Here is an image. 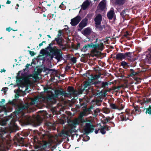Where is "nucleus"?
Masks as SVG:
<instances>
[{
	"label": "nucleus",
	"mask_w": 151,
	"mask_h": 151,
	"mask_svg": "<svg viewBox=\"0 0 151 151\" xmlns=\"http://www.w3.org/2000/svg\"><path fill=\"white\" fill-rule=\"evenodd\" d=\"M79 118L81 125L82 126H83L84 131L86 134H88L89 133L93 132L94 129V126L90 122H88L85 121V119L83 118L82 116H80Z\"/></svg>",
	"instance_id": "f257e3e1"
},
{
	"label": "nucleus",
	"mask_w": 151,
	"mask_h": 151,
	"mask_svg": "<svg viewBox=\"0 0 151 151\" xmlns=\"http://www.w3.org/2000/svg\"><path fill=\"white\" fill-rule=\"evenodd\" d=\"M9 104L14 106H17L16 108L15 111L14 112L16 115H18L25 109H27L28 106L27 105H23L21 106L18 105L17 101L16 99H13L12 101H9L8 102Z\"/></svg>",
	"instance_id": "f03ea898"
},
{
	"label": "nucleus",
	"mask_w": 151,
	"mask_h": 151,
	"mask_svg": "<svg viewBox=\"0 0 151 151\" xmlns=\"http://www.w3.org/2000/svg\"><path fill=\"white\" fill-rule=\"evenodd\" d=\"M130 110L127 109L124 112H122L120 114V117L121 121H126L127 120L131 121L133 117L131 113H130Z\"/></svg>",
	"instance_id": "7ed1b4c3"
},
{
	"label": "nucleus",
	"mask_w": 151,
	"mask_h": 151,
	"mask_svg": "<svg viewBox=\"0 0 151 151\" xmlns=\"http://www.w3.org/2000/svg\"><path fill=\"white\" fill-rule=\"evenodd\" d=\"M52 50L50 51V52L53 55L55 56V58L58 60V61H60L61 60H62L63 58L62 56V53H60L61 51L60 49H58L55 48L54 49H52Z\"/></svg>",
	"instance_id": "20e7f679"
},
{
	"label": "nucleus",
	"mask_w": 151,
	"mask_h": 151,
	"mask_svg": "<svg viewBox=\"0 0 151 151\" xmlns=\"http://www.w3.org/2000/svg\"><path fill=\"white\" fill-rule=\"evenodd\" d=\"M94 43L95 44H93L92 43V48L97 49L101 51L103 50L104 48V43L102 42V40H101L96 38Z\"/></svg>",
	"instance_id": "39448f33"
},
{
	"label": "nucleus",
	"mask_w": 151,
	"mask_h": 151,
	"mask_svg": "<svg viewBox=\"0 0 151 151\" xmlns=\"http://www.w3.org/2000/svg\"><path fill=\"white\" fill-rule=\"evenodd\" d=\"M51 94H47L46 96L43 98L44 100L47 102L50 103L52 104L56 103L57 99L55 98L54 94L52 92H51Z\"/></svg>",
	"instance_id": "423d86ee"
},
{
	"label": "nucleus",
	"mask_w": 151,
	"mask_h": 151,
	"mask_svg": "<svg viewBox=\"0 0 151 151\" xmlns=\"http://www.w3.org/2000/svg\"><path fill=\"white\" fill-rule=\"evenodd\" d=\"M15 122V121L13 119H12L10 122L9 126V129L11 132H15L19 130V127Z\"/></svg>",
	"instance_id": "0eeeda50"
},
{
	"label": "nucleus",
	"mask_w": 151,
	"mask_h": 151,
	"mask_svg": "<svg viewBox=\"0 0 151 151\" xmlns=\"http://www.w3.org/2000/svg\"><path fill=\"white\" fill-rule=\"evenodd\" d=\"M68 123L69 127L71 128L70 130L71 133H72L73 132V129L76 127V125L79 124V122L78 120L73 121L71 119L68 120Z\"/></svg>",
	"instance_id": "6e6552de"
},
{
	"label": "nucleus",
	"mask_w": 151,
	"mask_h": 151,
	"mask_svg": "<svg viewBox=\"0 0 151 151\" xmlns=\"http://www.w3.org/2000/svg\"><path fill=\"white\" fill-rule=\"evenodd\" d=\"M81 19V17L79 15H78L71 19L70 24L72 26H75L78 24Z\"/></svg>",
	"instance_id": "1a4fd4ad"
},
{
	"label": "nucleus",
	"mask_w": 151,
	"mask_h": 151,
	"mask_svg": "<svg viewBox=\"0 0 151 151\" xmlns=\"http://www.w3.org/2000/svg\"><path fill=\"white\" fill-rule=\"evenodd\" d=\"M88 19L85 18L82 20L78 24V26L80 28L78 31H81L86 26L88 23Z\"/></svg>",
	"instance_id": "9d476101"
},
{
	"label": "nucleus",
	"mask_w": 151,
	"mask_h": 151,
	"mask_svg": "<svg viewBox=\"0 0 151 151\" xmlns=\"http://www.w3.org/2000/svg\"><path fill=\"white\" fill-rule=\"evenodd\" d=\"M66 93L63 90L62 88H60V89H57L55 91V94H54L56 99L58 98L59 96L65 95Z\"/></svg>",
	"instance_id": "9b49d317"
},
{
	"label": "nucleus",
	"mask_w": 151,
	"mask_h": 151,
	"mask_svg": "<svg viewBox=\"0 0 151 151\" xmlns=\"http://www.w3.org/2000/svg\"><path fill=\"white\" fill-rule=\"evenodd\" d=\"M0 138L3 140L5 139L7 136V133L6 128H0Z\"/></svg>",
	"instance_id": "f8f14e48"
},
{
	"label": "nucleus",
	"mask_w": 151,
	"mask_h": 151,
	"mask_svg": "<svg viewBox=\"0 0 151 151\" xmlns=\"http://www.w3.org/2000/svg\"><path fill=\"white\" fill-rule=\"evenodd\" d=\"M95 85H99L97 86L99 88H105L108 86L109 83L106 82H101L100 81H98L95 82Z\"/></svg>",
	"instance_id": "ddd939ff"
},
{
	"label": "nucleus",
	"mask_w": 151,
	"mask_h": 151,
	"mask_svg": "<svg viewBox=\"0 0 151 151\" xmlns=\"http://www.w3.org/2000/svg\"><path fill=\"white\" fill-rule=\"evenodd\" d=\"M106 0H103L97 6L98 9L101 11H104L106 8Z\"/></svg>",
	"instance_id": "4468645a"
},
{
	"label": "nucleus",
	"mask_w": 151,
	"mask_h": 151,
	"mask_svg": "<svg viewBox=\"0 0 151 151\" xmlns=\"http://www.w3.org/2000/svg\"><path fill=\"white\" fill-rule=\"evenodd\" d=\"M102 16L100 14H98L96 15L94 19L96 25L101 24L102 21Z\"/></svg>",
	"instance_id": "2eb2a0df"
},
{
	"label": "nucleus",
	"mask_w": 151,
	"mask_h": 151,
	"mask_svg": "<svg viewBox=\"0 0 151 151\" xmlns=\"http://www.w3.org/2000/svg\"><path fill=\"white\" fill-rule=\"evenodd\" d=\"M114 14V9L113 8H112L107 13V17L109 19H111L113 18Z\"/></svg>",
	"instance_id": "dca6fc26"
},
{
	"label": "nucleus",
	"mask_w": 151,
	"mask_h": 151,
	"mask_svg": "<svg viewBox=\"0 0 151 151\" xmlns=\"http://www.w3.org/2000/svg\"><path fill=\"white\" fill-rule=\"evenodd\" d=\"M68 91L70 95H76L77 91L74 89L73 86H69L68 88Z\"/></svg>",
	"instance_id": "f3484780"
},
{
	"label": "nucleus",
	"mask_w": 151,
	"mask_h": 151,
	"mask_svg": "<svg viewBox=\"0 0 151 151\" xmlns=\"http://www.w3.org/2000/svg\"><path fill=\"white\" fill-rule=\"evenodd\" d=\"M80 106L79 107V108H85V109H84V111L86 112H90L91 111V109H92L93 107L92 106H91L89 108H87L86 107V106L85 104L84 103H80Z\"/></svg>",
	"instance_id": "a211bd4d"
},
{
	"label": "nucleus",
	"mask_w": 151,
	"mask_h": 151,
	"mask_svg": "<svg viewBox=\"0 0 151 151\" xmlns=\"http://www.w3.org/2000/svg\"><path fill=\"white\" fill-rule=\"evenodd\" d=\"M24 138L23 137H21L19 136L16 138V140L18 142V145L20 146H24Z\"/></svg>",
	"instance_id": "6ab92c4d"
},
{
	"label": "nucleus",
	"mask_w": 151,
	"mask_h": 151,
	"mask_svg": "<svg viewBox=\"0 0 151 151\" xmlns=\"http://www.w3.org/2000/svg\"><path fill=\"white\" fill-rule=\"evenodd\" d=\"M91 30L90 27L86 28L82 32V34L86 36H88L91 34Z\"/></svg>",
	"instance_id": "aec40b11"
},
{
	"label": "nucleus",
	"mask_w": 151,
	"mask_h": 151,
	"mask_svg": "<svg viewBox=\"0 0 151 151\" xmlns=\"http://www.w3.org/2000/svg\"><path fill=\"white\" fill-rule=\"evenodd\" d=\"M116 59L118 60H122L124 59V56L123 53L118 52L115 56Z\"/></svg>",
	"instance_id": "412c9836"
},
{
	"label": "nucleus",
	"mask_w": 151,
	"mask_h": 151,
	"mask_svg": "<svg viewBox=\"0 0 151 151\" xmlns=\"http://www.w3.org/2000/svg\"><path fill=\"white\" fill-rule=\"evenodd\" d=\"M126 10L124 9L120 13V15L122 17L124 21L125 20H127L128 19L129 17V15L126 13L125 11Z\"/></svg>",
	"instance_id": "4be33fe9"
},
{
	"label": "nucleus",
	"mask_w": 151,
	"mask_h": 151,
	"mask_svg": "<svg viewBox=\"0 0 151 151\" xmlns=\"http://www.w3.org/2000/svg\"><path fill=\"white\" fill-rule=\"evenodd\" d=\"M51 145V143L50 142L45 141L43 144L42 145L43 150H41L39 151H45V150L46 147H49Z\"/></svg>",
	"instance_id": "5701e85b"
},
{
	"label": "nucleus",
	"mask_w": 151,
	"mask_h": 151,
	"mask_svg": "<svg viewBox=\"0 0 151 151\" xmlns=\"http://www.w3.org/2000/svg\"><path fill=\"white\" fill-rule=\"evenodd\" d=\"M90 3L88 0L84 1L81 5L82 8L83 10H86L87 7L90 5Z\"/></svg>",
	"instance_id": "b1692460"
},
{
	"label": "nucleus",
	"mask_w": 151,
	"mask_h": 151,
	"mask_svg": "<svg viewBox=\"0 0 151 151\" xmlns=\"http://www.w3.org/2000/svg\"><path fill=\"white\" fill-rule=\"evenodd\" d=\"M17 81L21 83L22 82V80H24L25 82H28L29 81V77H23L17 78Z\"/></svg>",
	"instance_id": "393cba45"
},
{
	"label": "nucleus",
	"mask_w": 151,
	"mask_h": 151,
	"mask_svg": "<svg viewBox=\"0 0 151 151\" xmlns=\"http://www.w3.org/2000/svg\"><path fill=\"white\" fill-rule=\"evenodd\" d=\"M9 120L8 118H6V119L0 118V125L3 126L6 125L7 123V122Z\"/></svg>",
	"instance_id": "a878e982"
},
{
	"label": "nucleus",
	"mask_w": 151,
	"mask_h": 151,
	"mask_svg": "<svg viewBox=\"0 0 151 151\" xmlns=\"http://www.w3.org/2000/svg\"><path fill=\"white\" fill-rule=\"evenodd\" d=\"M141 110L139 108L137 107H135L134 109L131 111V113L132 114L136 115L137 114H139Z\"/></svg>",
	"instance_id": "bb28decb"
},
{
	"label": "nucleus",
	"mask_w": 151,
	"mask_h": 151,
	"mask_svg": "<svg viewBox=\"0 0 151 151\" xmlns=\"http://www.w3.org/2000/svg\"><path fill=\"white\" fill-rule=\"evenodd\" d=\"M126 0H116L115 4L119 6L123 5L125 2Z\"/></svg>",
	"instance_id": "cd10ccee"
},
{
	"label": "nucleus",
	"mask_w": 151,
	"mask_h": 151,
	"mask_svg": "<svg viewBox=\"0 0 151 151\" xmlns=\"http://www.w3.org/2000/svg\"><path fill=\"white\" fill-rule=\"evenodd\" d=\"M92 48V43H91L87 45L84 46L83 48L81 49V50L83 52H86L89 48Z\"/></svg>",
	"instance_id": "c85d7f7f"
},
{
	"label": "nucleus",
	"mask_w": 151,
	"mask_h": 151,
	"mask_svg": "<svg viewBox=\"0 0 151 151\" xmlns=\"http://www.w3.org/2000/svg\"><path fill=\"white\" fill-rule=\"evenodd\" d=\"M130 74H129V76L131 77L137 75L139 73L138 71H134V70L132 69H130Z\"/></svg>",
	"instance_id": "c756f323"
},
{
	"label": "nucleus",
	"mask_w": 151,
	"mask_h": 151,
	"mask_svg": "<svg viewBox=\"0 0 151 151\" xmlns=\"http://www.w3.org/2000/svg\"><path fill=\"white\" fill-rule=\"evenodd\" d=\"M62 38H55V40L56 41L57 44L59 45L63 46Z\"/></svg>",
	"instance_id": "7c9ffc66"
},
{
	"label": "nucleus",
	"mask_w": 151,
	"mask_h": 151,
	"mask_svg": "<svg viewBox=\"0 0 151 151\" xmlns=\"http://www.w3.org/2000/svg\"><path fill=\"white\" fill-rule=\"evenodd\" d=\"M111 120V119L110 117H107L104 119L102 121V122L104 124H106L107 122H109V121Z\"/></svg>",
	"instance_id": "2f4dec72"
},
{
	"label": "nucleus",
	"mask_w": 151,
	"mask_h": 151,
	"mask_svg": "<svg viewBox=\"0 0 151 151\" xmlns=\"http://www.w3.org/2000/svg\"><path fill=\"white\" fill-rule=\"evenodd\" d=\"M145 110H146L145 111L146 114H151V106H149V107L147 108L146 109L145 108L143 111H144Z\"/></svg>",
	"instance_id": "473e14b6"
},
{
	"label": "nucleus",
	"mask_w": 151,
	"mask_h": 151,
	"mask_svg": "<svg viewBox=\"0 0 151 151\" xmlns=\"http://www.w3.org/2000/svg\"><path fill=\"white\" fill-rule=\"evenodd\" d=\"M110 106L111 109H119V106H116L115 104L112 103L110 104Z\"/></svg>",
	"instance_id": "72a5a7b5"
},
{
	"label": "nucleus",
	"mask_w": 151,
	"mask_h": 151,
	"mask_svg": "<svg viewBox=\"0 0 151 151\" xmlns=\"http://www.w3.org/2000/svg\"><path fill=\"white\" fill-rule=\"evenodd\" d=\"M101 128L99 129V130L100 131V132L103 134H105L106 133V131H105V127L102 126L101 125H100Z\"/></svg>",
	"instance_id": "f704fd0d"
},
{
	"label": "nucleus",
	"mask_w": 151,
	"mask_h": 151,
	"mask_svg": "<svg viewBox=\"0 0 151 151\" xmlns=\"http://www.w3.org/2000/svg\"><path fill=\"white\" fill-rule=\"evenodd\" d=\"M39 72H38V71H35V73L32 76L35 79H37L38 78V75H39Z\"/></svg>",
	"instance_id": "c9c22d12"
},
{
	"label": "nucleus",
	"mask_w": 151,
	"mask_h": 151,
	"mask_svg": "<svg viewBox=\"0 0 151 151\" xmlns=\"http://www.w3.org/2000/svg\"><path fill=\"white\" fill-rule=\"evenodd\" d=\"M91 85V82H86L83 85L84 88L86 90V91L88 90L86 88H88V86H90Z\"/></svg>",
	"instance_id": "e433bc0d"
},
{
	"label": "nucleus",
	"mask_w": 151,
	"mask_h": 151,
	"mask_svg": "<svg viewBox=\"0 0 151 151\" xmlns=\"http://www.w3.org/2000/svg\"><path fill=\"white\" fill-rule=\"evenodd\" d=\"M132 54V52H126L125 53H124V59H125L126 58L128 57L131 58L132 57L131 55Z\"/></svg>",
	"instance_id": "4c0bfd02"
},
{
	"label": "nucleus",
	"mask_w": 151,
	"mask_h": 151,
	"mask_svg": "<svg viewBox=\"0 0 151 151\" xmlns=\"http://www.w3.org/2000/svg\"><path fill=\"white\" fill-rule=\"evenodd\" d=\"M35 124L37 126H39L40 125L41 122V120L39 117H37L36 118Z\"/></svg>",
	"instance_id": "58836bf2"
},
{
	"label": "nucleus",
	"mask_w": 151,
	"mask_h": 151,
	"mask_svg": "<svg viewBox=\"0 0 151 151\" xmlns=\"http://www.w3.org/2000/svg\"><path fill=\"white\" fill-rule=\"evenodd\" d=\"M96 28L99 31H102L104 28H105V27L104 25L101 26L100 25H96Z\"/></svg>",
	"instance_id": "ea45409f"
},
{
	"label": "nucleus",
	"mask_w": 151,
	"mask_h": 151,
	"mask_svg": "<svg viewBox=\"0 0 151 151\" xmlns=\"http://www.w3.org/2000/svg\"><path fill=\"white\" fill-rule=\"evenodd\" d=\"M53 45V44L52 42L50 43L49 44V46H48L47 47V49L49 50L50 51L52 50V49H54L55 48H55H56L55 47H52V46Z\"/></svg>",
	"instance_id": "a19ab883"
},
{
	"label": "nucleus",
	"mask_w": 151,
	"mask_h": 151,
	"mask_svg": "<svg viewBox=\"0 0 151 151\" xmlns=\"http://www.w3.org/2000/svg\"><path fill=\"white\" fill-rule=\"evenodd\" d=\"M85 90L86 91V90L84 88H83L79 89L78 91H77L76 95L77 94L79 95L82 94L83 91Z\"/></svg>",
	"instance_id": "79ce46f5"
},
{
	"label": "nucleus",
	"mask_w": 151,
	"mask_h": 151,
	"mask_svg": "<svg viewBox=\"0 0 151 151\" xmlns=\"http://www.w3.org/2000/svg\"><path fill=\"white\" fill-rule=\"evenodd\" d=\"M61 136H69L68 133V132L65 131L64 130L62 131L61 133Z\"/></svg>",
	"instance_id": "37998d69"
},
{
	"label": "nucleus",
	"mask_w": 151,
	"mask_h": 151,
	"mask_svg": "<svg viewBox=\"0 0 151 151\" xmlns=\"http://www.w3.org/2000/svg\"><path fill=\"white\" fill-rule=\"evenodd\" d=\"M58 33L57 36L56 38H62L60 37L61 36L62 34V31L61 30H59L58 31Z\"/></svg>",
	"instance_id": "c03bdc74"
},
{
	"label": "nucleus",
	"mask_w": 151,
	"mask_h": 151,
	"mask_svg": "<svg viewBox=\"0 0 151 151\" xmlns=\"http://www.w3.org/2000/svg\"><path fill=\"white\" fill-rule=\"evenodd\" d=\"M121 65L123 68L127 65V63L124 61H122L121 63Z\"/></svg>",
	"instance_id": "a18cd8bd"
},
{
	"label": "nucleus",
	"mask_w": 151,
	"mask_h": 151,
	"mask_svg": "<svg viewBox=\"0 0 151 151\" xmlns=\"http://www.w3.org/2000/svg\"><path fill=\"white\" fill-rule=\"evenodd\" d=\"M6 31H8L9 32L11 30H12L13 31H17L18 30L17 29H16L15 30L12 29H11L10 27H9L8 28H6Z\"/></svg>",
	"instance_id": "49530a36"
},
{
	"label": "nucleus",
	"mask_w": 151,
	"mask_h": 151,
	"mask_svg": "<svg viewBox=\"0 0 151 151\" xmlns=\"http://www.w3.org/2000/svg\"><path fill=\"white\" fill-rule=\"evenodd\" d=\"M101 101L99 100H97L96 101V104L98 106H100L101 104Z\"/></svg>",
	"instance_id": "de8ad7c7"
},
{
	"label": "nucleus",
	"mask_w": 151,
	"mask_h": 151,
	"mask_svg": "<svg viewBox=\"0 0 151 151\" xmlns=\"http://www.w3.org/2000/svg\"><path fill=\"white\" fill-rule=\"evenodd\" d=\"M46 136L47 138L49 137V136L48 135L46 134H42L41 137L42 139H45Z\"/></svg>",
	"instance_id": "09e8293b"
},
{
	"label": "nucleus",
	"mask_w": 151,
	"mask_h": 151,
	"mask_svg": "<svg viewBox=\"0 0 151 151\" xmlns=\"http://www.w3.org/2000/svg\"><path fill=\"white\" fill-rule=\"evenodd\" d=\"M28 52H29V53L32 56H34L35 54V53L33 51L29 50Z\"/></svg>",
	"instance_id": "8fccbe9b"
},
{
	"label": "nucleus",
	"mask_w": 151,
	"mask_h": 151,
	"mask_svg": "<svg viewBox=\"0 0 151 151\" xmlns=\"http://www.w3.org/2000/svg\"><path fill=\"white\" fill-rule=\"evenodd\" d=\"M71 60L73 63H75L76 62V59L75 57H73L71 59Z\"/></svg>",
	"instance_id": "3c124183"
},
{
	"label": "nucleus",
	"mask_w": 151,
	"mask_h": 151,
	"mask_svg": "<svg viewBox=\"0 0 151 151\" xmlns=\"http://www.w3.org/2000/svg\"><path fill=\"white\" fill-rule=\"evenodd\" d=\"M119 106H121L120 107H119V110H122L124 108V106L122 105V104L121 103L119 104Z\"/></svg>",
	"instance_id": "603ef678"
},
{
	"label": "nucleus",
	"mask_w": 151,
	"mask_h": 151,
	"mask_svg": "<svg viewBox=\"0 0 151 151\" xmlns=\"http://www.w3.org/2000/svg\"><path fill=\"white\" fill-rule=\"evenodd\" d=\"M104 111V113L106 114H108L110 112V110L108 108L105 109Z\"/></svg>",
	"instance_id": "864d4df0"
},
{
	"label": "nucleus",
	"mask_w": 151,
	"mask_h": 151,
	"mask_svg": "<svg viewBox=\"0 0 151 151\" xmlns=\"http://www.w3.org/2000/svg\"><path fill=\"white\" fill-rule=\"evenodd\" d=\"M99 111L100 110L99 109H97L94 111V114L96 115Z\"/></svg>",
	"instance_id": "5fc2aeb1"
},
{
	"label": "nucleus",
	"mask_w": 151,
	"mask_h": 151,
	"mask_svg": "<svg viewBox=\"0 0 151 151\" xmlns=\"http://www.w3.org/2000/svg\"><path fill=\"white\" fill-rule=\"evenodd\" d=\"M48 88H47L44 87V91L45 92H47L48 93H51V91H48Z\"/></svg>",
	"instance_id": "6e6d98bb"
},
{
	"label": "nucleus",
	"mask_w": 151,
	"mask_h": 151,
	"mask_svg": "<svg viewBox=\"0 0 151 151\" xmlns=\"http://www.w3.org/2000/svg\"><path fill=\"white\" fill-rule=\"evenodd\" d=\"M33 63H34V62L33 61H32L31 63V64L28 63L26 65V68L28 69L29 66H31Z\"/></svg>",
	"instance_id": "4d7b16f0"
},
{
	"label": "nucleus",
	"mask_w": 151,
	"mask_h": 151,
	"mask_svg": "<svg viewBox=\"0 0 151 151\" xmlns=\"http://www.w3.org/2000/svg\"><path fill=\"white\" fill-rule=\"evenodd\" d=\"M80 47V44L79 43H78L77 45L76 46L75 49L76 50H78Z\"/></svg>",
	"instance_id": "13d9d810"
},
{
	"label": "nucleus",
	"mask_w": 151,
	"mask_h": 151,
	"mask_svg": "<svg viewBox=\"0 0 151 151\" xmlns=\"http://www.w3.org/2000/svg\"><path fill=\"white\" fill-rule=\"evenodd\" d=\"M45 124L46 126H48V127H50L51 126L52 124V123L50 122H46Z\"/></svg>",
	"instance_id": "bf43d9fd"
},
{
	"label": "nucleus",
	"mask_w": 151,
	"mask_h": 151,
	"mask_svg": "<svg viewBox=\"0 0 151 151\" xmlns=\"http://www.w3.org/2000/svg\"><path fill=\"white\" fill-rule=\"evenodd\" d=\"M104 127H105V130H106L107 131H109L110 130L109 129V126L108 125H105V126H104Z\"/></svg>",
	"instance_id": "052dcab7"
},
{
	"label": "nucleus",
	"mask_w": 151,
	"mask_h": 151,
	"mask_svg": "<svg viewBox=\"0 0 151 151\" xmlns=\"http://www.w3.org/2000/svg\"><path fill=\"white\" fill-rule=\"evenodd\" d=\"M81 62L84 63L86 62V60L84 57H82L81 59Z\"/></svg>",
	"instance_id": "680f3d73"
},
{
	"label": "nucleus",
	"mask_w": 151,
	"mask_h": 151,
	"mask_svg": "<svg viewBox=\"0 0 151 151\" xmlns=\"http://www.w3.org/2000/svg\"><path fill=\"white\" fill-rule=\"evenodd\" d=\"M129 33L127 31L125 33L124 35V36L125 37H127L128 36Z\"/></svg>",
	"instance_id": "e2e57ef3"
},
{
	"label": "nucleus",
	"mask_w": 151,
	"mask_h": 151,
	"mask_svg": "<svg viewBox=\"0 0 151 151\" xmlns=\"http://www.w3.org/2000/svg\"><path fill=\"white\" fill-rule=\"evenodd\" d=\"M65 27L64 28V29L65 31H67L68 30L69 28L67 25H65L64 26Z\"/></svg>",
	"instance_id": "0e129e2a"
},
{
	"label": "nucleus",
	"mask_w": 151,
	"mask_h": 151,
	"mask_svg": "<svg viewBox=\"0 0 151 151\" xmlns=\"http://www.w3.org/2000/svg\"><path fill=\"white\" fill-rule=\"evenodd\" d=\"M25 118L26 119V120L28 122H29L30 121V117H25Z\"/></svg>",
	"instance_id": "69168bd1"
},
{
	"label": "nucleus",
	"mask_w": 151,
	"mask_h": 151,
	"mask_svg": "<svg viewBox=\"0 0 151 151\" xmlns=\"http://www.w3.org/2000/svg\"><path fill=\"white\" fill-rule=\"evenodd\" d=\"M100 76V75H96L95 76V78H99Z\"/></svg>",
	"instance_id": "338daca9"
},
{
	"label": "nucleus",
	"mask_w": 151,
	"mask_h": 151,
	"mask_svg": "<svg viewBox=\"0 0 151 151\" xmlns=\"http://www.w3.org/2000/svg\"><path fill=\"white\" fill-rule=\"evenodd\" d=\"M99 130V129H98V130L96 129L95 131V133L96 134H97L98 133Z\"/></svg>",
	"instance_id": "774afa93"
}]
</instances>
